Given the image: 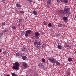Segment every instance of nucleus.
I'll return each instance as SVG.
<instances>
[{
    "instance_id": "nucleus-1",
    "label": "nucleus",
    "mask_w": 76,
    "mask_h": 76,
    "mask_svg": "<svg viewBox=\"0 0 76 76\" xmlns=\"http://www.w3.org/2000/svg\"><path fill=\"white\" fill-rule=\"evenodd\" d=\"M70 8H68L67 7H65L64 8V11L65 14H66V16H69L70 15Z\"/></svg>"
},
{
    "instance_id": "nucleus-2",
    "label": "nucleus",
    "mask_w": 76,
    "mask_h": 76,
    "mask_svg": "<svg viewBox=\"0 0 76 76\" xmlns=\"http://www.w3.org/2000/svg\"><path fill=\"white\" fill-rule=\"evenodd\" d=\"M31 32V30H28L27 31H26V33L25 34V36L26 37H28L29 36L28 34H31L30 33Z\"/></svg>"
},
{
    "instance_id": "nucleus-3",
    "label": "nucleus",
    "mask_w": 76,
    "mask_h": 76,
    "mask_svg": "<svg viewBox=\"0 0 76 76\" xmlns=\"http://www.w3.org/2000/svg\"><path fill=\"white\" fill-rule=\"evenodd\" d=\"M39 35H40L39 33L38 32H36L35 33V36H34V38L37 39H39V37L38 36H39Z\"/></svg>"
},
{
    "instance_id": "nucleus-4",
    "label": "nucleus",
    "mask_w": 76,
    "mask_h": 76,
    "mask_svg": "<svg viewBox=\"0 0 76 76\" xmlns=\"http://www.w3.org/2000/svg\"><path fill=\"white\" fill-rule=\"evenodd\" d=\"M19 68V66H16V65L13 66L12 67L13 70H18Z\"/></svg>"
},
{
    "instance_id": "nucleus-5",
    "label": "nucleus",
    "mask_w": 76,
    "mask_h": 76,
    "mask_svg": "<svg viewBox=\"0 0 76 76\" xmlns=\"http://www.w3.org/2000/svg\"><path fill=\"white\" fill-rule=\"evenodd\" d=\"M58 12L59 13L62 14V15H65V14L64 10H59L58 11Z\"/></svg>"
},
{
    "instance_id": "nucleus-6",
    "label": "nucleus",
    "mask_w": 76,
    "mask_h": 76,
    "mask_svg": "<svg viewBox=\"0 0 76 76\" xmlns=\"http://www.w3.org/2000/svg\"><path fill=\"white\" fill-rule=\"evenodd\" d=\"M38 66L40 68H43L44 66H43V64L42 63H40L38 64Z\"/></svg>"
},
{
    "instance_id": "nucleus-7",
    "label": "nucleus",
    "mask_w": 76,
    "mask_h": 76,
    "mask_svg": "<svg viewBox=\"0 0 76 76\" xmlns=\"http://www.w3.org/2000/svg\"><path fill=\"white\" fill-rule=\"evenodd\" d=\"M23 66L24 67H28L27 64L25 62L23 63Z\"/></svg>"
},
{
    "instance_id": "nucleus-8",
    "label": "nucleus",
    "mask_w": 76,
    "mask_h": 76,
    "mask_svg": "<svg viewBox=\"0 0 76 76\" xmlns=\"http://www.w3.org/2000/svg\"><path fill=\"white\" fill-rule=\"evenodd\" d=\"M15 66H17V67H19V65H20L19 63L18 62H15Z\"/></svg>"
},
{
    "instance_id": "nucleus-9",
    "label": "nucleus",
    "mask_w": 76,
    "mask_h": 76,
    "mask_svg": "<svg viewBox=\"0 0 76 76\" xmlns=\"http://www.w3.org/2000/svg\"><path fill=\"white\" fill-rule=\"evenodd\" d=\"M51 0H48L47 4H48V5H49V4H51Z\"/></svg>"
},
{
    "instance_id": "nucleus-10",
    "label": "nucleus",
    "mask_w": 76,
    "mask_h": 76,
    "mask_svg": "<svg viewBox=\"0 0 76 76\" xmlns=\"http://www.w3.org/2000/svg\"><path fill=\"white\" fill-rule=\"evenodd\" d=\"M34 15H35V16H37L38 15V13L36 12L35 10H34L33 12Z\"/></svg>"
},
{
    "instance_id": "nucleus-11",
    "label": "nucleus",
    "mask_w": 76,
    "mask_h": 76,
    "mask_svg": "<svg viewBox=\"0 0 76 76\" xmlns=\"http://www.w3.org/2000/svg\"><path fill=\"white\" fill-rule=\"evenodd\" d=\"M50 62H52L53 63H56V60H54V58H52Z\"/></svg>"
},
{
    "instance_id": "nucleus-12",
    "label": "nucleus",
    "mask_w": 76,
    "mask_h": 76,
    "mask_svg": "<svg viewBox=\"0 0 76 76\" xmlns=\"http://www.w3.org/2000/svg\"><path fill=\"white\" fill-rule=\"evenodd\" d=\"M27 58L26 56H23L22 57V59H23V60H25Z\"/></svg>"
},
{
    "instance_id": "nucleus-13",
    "label": "nucleus",
    "mask_w": 76,
    "mask_h": 76,
    "mask_svg": "<svg viewBox=\"0 0 76 76\" xmlns=\"http://www.w3.org/2000/svg\"><path fill=\"white\" fill-rule=\"evenodd\" d=\"M58 48L59 50H61V46L60 45H58Z\"/></svg>"
},
{
    "instance_id": "nucleus-14",
    "label": "nucleus",
    "mask_w": 76,
    "mask_h": 76,
    "mask_svg": "<svg viewBox=\"0 0 76 76\" xmlns=\"http://www.w3.org/2000/svg\"><path fill=\"white\" fill-rule=\"evenodd\" d=\"M55 63L56 64H57L58 65V66H60V63L58 61H57V60H56Z\"/></svg>"
},
{
    "instance_id": "nucleus-15",
    "label": "nucleus",
    "mask_w": 76,
    "mask_h": 76,
    "mask_svg": "<svg viewBox=\"0 0 76 76\" xmlns=\"http://www.w3.org/2000/svg\"><path fill=\"white\" fill-rule=\"evenodd\" d=\"M63 19L64 20H67V17L64 16L63 17Z\"/></svg>"
},
{
    "instance_id": "nucleus-16",
    "label": "nucleus",
    "mask_w": 76,
    "mask_h": 76,
    "mask_svg": "<svg viewBox=\"0 0 76 76\" xmlns=\"http://www.w3.org/2000/svg\"><path fill=\"white\" fill-rule=\"evenodd\" d=\"M21 50L22 51H26V48H21Z\"/></svg>"
},
{
    "instance_id": "nucleus-17",
    "label": "nucleus",
    "mask_w": 76,
    "mask_h": 76,
    "mask_svg": "<svg viewBox=\"0 0 76 76\" xmlns=\"http://www.w3.org/2000/svg\"><path fill=\"white\" fill-rule=\"evenodd\" d=\"M16 6L17 7H20L21 6L19 4H16Z\"/></svg>"
},
{
    "instance_id": "nucleus-18",
    "label": "nucleus",
    "mask_w": 76,
    "mask_h": 76,
    "mask_svg": "<svg viewBox=\"0 0 76 76\" xmlns=\"http://www.w3.org/2000/svg\"><path fill=\"white\" fill-rule=\"evenodd\" d=\"M52 25H53V24H52L51 23H49L48 24V26H49V27H50V28H51V26H52Z\"/></svg>"
},
{
    "instance_id": "nucleus-19",
    "label": "nucleus",
    "mask_w": 76,
    "mask_h": 76,
    "mask_svg": "<svg viewBox=\"0 0 76 76\" xmlns=\"http://www.w3.org/2000/svg\"><path fill=\"white\" fill-rule=\"evenodd\" d=\"M68 61H72V59L71 58H68Z\"/></svg>"
},
{
    "instance_id": "nucleus-20",
    "label": "nucleus",
    "mask_w": 76,
    "mask_h": 76,
    "mask_svg": "<svg viewBox=\"0 0 76 76\" xmlns=\"http://www.w3.org/2000/svg\"><path fill=\"white\" fill-rule=\"evenodd\" d=\"M64 2L65 3H67L69 2V1L68 0H64Z\"/></svg>"
},
{
    "instance_id": "nucleus-21",
    "label": "nucleus",
    "mask_w": 76,
    "mask_h": 76,
    "mask_svg": "<svg viewBox=\"0 0 76 76\" xmlns=\"http://www.w3.org/2000/svg\"><path fill=\"white\" fill-rule=\"evenodd\" d=\"M5 22H3L2 23V26H4V25H5Z\"/></svg>"
},
{
    "instance_id": "nucleus-22",
    "label": "nucleus",
    "mask_w": 76,
    "mask_h": 76,
    "mask_svg": "<svg viewBox=\"0 0 76 76\" xmlns=\"http://www.w3.org/2000/svg\"><path fill=\"white\" fill-rule=\"evenodd\" d=\"M61 26H63V25L62 24H60L58 25V27H61Z\"/></svg>"
},
{
    "instance_id": "nucleus-23",
    "label": "nucleus",
    "mask_w": 76,
    "mask_h": 76,
    "mask_svg": "<svg viewBox=\"0 0 76 76\" xmlns=\"http://www.w3.org/2000/svg\"><path fill=\"white\" fill-rule=\"evenodd\" d=\"M42 61L43 62H45V59L44 58H43L42 59Z\"/></svg>"
},
{
    "instance_id": "nucleus-24",
    "label": "nucleus",
    "mask_w": 76,
    "mask_h": 76,
    "mask_svg": "<svg viewBox=\"0 0 76 76\" xmlns=\"http://www.w3.org/2000/svg\"><path fill=\"white\" fill-rule=\"evenodd\" d=\"M37 45H41V43L39 42H38L37 43Z\"/></svg>"
},
{
    "instance_id": "nucleus-25",
    "label": "nucleus",
    "mask_w": 76,
    "mask_h": 76,
    "mask_svg": "<svg viewBox=\"0 0 76 76\" xmlns=\"http://www.w3.org/2000/svg\"><path fill=\"white\" fill-rule=\"evenodd\" d=\"M4 31L5 32H7L8 31V29L7 28H5Z\"/></svg>"
},
{
    "instance_id": "nucleus-26",
    "label": "nucleus",
    "mask_w": 76,
    "mask_h": 76,
    "mask_svg": "<svg viewBox=\"0 0 76 76\" xmlns=\"http://www.w3.org/2000/svg\"><path fill=\"white\" fill-rule=\"evenodd\" d=\"M3 35V33H0V37H2Z\"/></svg>"
},
{
    "instance_id": "nucleus-27",
    "label": "nucleus",
    "mask_w": 76,
    "mask_h": 76,
    "mask_svg": "<svg viewBox=\"0 0 76 76\" xmlns=\"http://www.w3.org/2000/svg\"><path fill=\"white\" fill-rule=\"evenodd\" d=\"M12 28L13 29H14V30L16 29V28L15 26H14L13 27H12Z\"/></svg>"
},
{
    "instance_id": "nucleus-28",
    "label": "nucleus",
    "mask_w": 76,
    "mask_h": 76,
    "mask_svg": "<svg viewBox=\"0 0 76 76\" xmlns=\"http://www.w3.org/2000/svg\"><path fill=\"white\" fill-rule=\"evenodd\" d=\"M19 22H20V23H21V22H22V19L20 18L19 19Z\"/></svg>"
},
{
    "instance_id": "nucleus-29",
    "label": "nucleus",
    "mask_w": 76,
    "mask_h": 76,
    "mask_svg": "<svg viewBox=\"0 0 76 76\" xmlns=\"http://www.w3.org/2000/svg\"><path fill=\"white\" fill-rule=\"evenodd\" d=\"M12 76H16V75L15 74H14V73H13L12 74Z\"/></svg>"
},
{
    "instance_id": "nucleus-30",
    "label": "nucleus",
    "mask_w": 76,
    "mask_h": 76,
    "mask_svg": "<svg viewBox=\"0 0 76 76\" xmlns=\"http://www.w3.org/2000/svg\"><path fill=\"white\" fill-rule=\"evenodd\" d=\"M44 25H47V23L45 21L43 22Z\"/></svg>"
},
{
    "instance_id": "nucleus-31",
    "label": "nucleus",
    "mask_w": 76,
    "mask_h": 76,
    "mask_svg": "<svg viewBox=\"0 0 76 76\" xmlns=\"http://www.w3.org/2000/svg\"><path fill=\"white\" fill-rule=\"evenodd\" d=\"M21 35H25V32H24V31H23L22 33H21Z\"/></svg>"
},
{
    "instance_id": "nucleus-32",
    "label": "nucleus",
    "mask_w": 76,
    "mask_h": 76,
    "mask_svg": "<svg viewBox=\"0 0 76 76\" xmlns=\"http://www.w3.org/2000/svg\"><path fill=\"white\" fill-rule=\"evenodd\" d=\"M37 42H34V45H37Z\"/></svg>"
},
{
    "instance_id": "nucleus-33",
    "label": "nucleus",
    "mask_w": 76,
    "mask_h": 76,
    "mask_svg": "<svg viewBox=\"0 0 76 76\" xmlns=\"http://www.w3.org/2000/svg\"><path fill=\"white\" fill-rule=\"evenodd\" d=\"M66 75L67 76H69V75H70V73L69 72H68L66 74Z\"/></svg>"
},
{
    "instance_id": "nucleus-34",
    "label": "nucleus",
    "mask_w": 76,
    "mask_h": 76,
    "mask_svg": "<svg viewBox=\"0 0 76 76\" xmlns=\"http://www.w3.org/2000/svg\"><path fill=\"white\" fill-rule=\"evenodd\" d=\"M20 13H24V12L23 11H21L20 12Z\"/></svg>"
},
{
    "instance_id": "nucleus-35",
    "label": "nucleus",
    "mask_w": 76,
    "mask_h": 76,
    "mask_svg": "<svg viewBox=\"0 0 76 76\" xmlns=\"http://www.w3.org/2000/svg\"><path fill=\"white\" fill-rule=\"evenodd\" d=\"M16 55H17V56H19V55H20L19 53H17Z\"/></svg>"
},
{
    "instance_id": "nucleus-36",
    "label": "nucleus",
    "mask_w": 76,
    "mask_h": 76,
    "mask_svg": "<svg viewBox=\"0 0 76 76\" xmlns=\"http://www.w3.org/2000/svg\"><path fill=\"white\" fill-rule=\"evenodd\" d=\"M3 53L4 54V55H5V54H6V52L4 51Z\"/></svg>"
},
{
    "instance_id": "nucleus-37",
    "label": "nucleus",
    "mask_w": 76,
    "mask_h": 76,
    "mask_svg": "<svg viewBox=\"0 0 76 76\" xmlns=\"http://www.w3.org/2000/svg\"><path fill=\"white\" fill-rule=\"evenodd\" d=\"M36 47L38 48V49H39V46L38 45H37Z\"/></svg>"
},
{
    "instance_id": "nucleus-38",
    "label": "nucleus",
    "mask_w": 76,
    "mask_h": 76,
    "mask_svg": "<svg viewBox=\"0 0 76 76\" xmlns=\"http://www.w3.org/2000/svg\"><path fill=\"white\" fill-rule=\"evenodd\" d=\"M50 31H51V32H53V29H52V28H51L50 29Z\"/></svg>"
},
{
    "instance_id": "nucleus-39",
    "label": "nucleus",
    "mask_w": 76,
    "mask_h": 76,
    "mask_svg": "<svg viewBox=\"0 0 76 76\" xmlns=\"http://www.w3.org/2000/svg\"><path fill=\"white\" fill-rule=\"evenodd\" d=\"M48 60H49V61H50V62L51 61V58H49L48 59Z\"/></svg>"
},
{
    "instance_id": "nucleus-40",
    "label": "nucleus",
    "mask_w": 76,
    "mask_h": 76,
    "mask_svg": "<svg viewBox=\"0 0 76 76\" xmlns=\"http://www.w3.org/2000/svg\"><path fill=\"white\" fill-rule=\"evenodd\" d=\"M3 3H5V0H1Z\"/></svg>"
},
{
    "instance_id": "nucleus-41",
    "label": "nucleus",
    "mask_w": 76,
    "mask_h": 76,
    "mask_svg": "<svg viewBox=\"0 0 76 76\" xmlns=\"http://www.w3.org/2000/svg\"><path fill=\"white\" fill-rule=\"evenodd\" d=\"M60 1L62 2V3H63V2H64V0H60Z\"/></svg>"
},
{
    "instance_id": "nucleus-42",
    "label": "nucleus",
    "mask_w": 76,
    "mask_h": 76,
    "mask_svg": "<svg viewBox=\"0 0 76 76\" xmlns=\"http://www.w3.org/2000/svg\"><path fill=\"white\" fill-rule=\"evenodd\" d=\"M34 76H38V74H35V75H34Z\"/></svg>"
},
{
    "instance_id": "nucleus-43",
    "label": "nucleus",
    "mask_w": 76,
    "mask_h": 76,
    "mask_svg": "<svg viewBox=\"0 0 76 76\" xmlns=\"http://www.w3.org/2000/svg\"><path fill=\"white\" fill-rule=\"evenodd\" d=\"M28 1L29 2H32V0H28Z\"/></svg>"
},
{
    "instance_id": "nucleus-44",
    "label": "nucleus",
    "mask_w": 76,
    "mask_h": 76,
    "mask_svg": "<svg viewBox=\"0 0 76 76\" xmlns=\"http://www.w3.org/2000/svg\"><path fill=\"white\" fill-rule=\"evenodd\" d=\"M47 7L48 8H50V6H49V5H48V4H47Z\"/></svg>"
},
{
    "instance_id": "nucleus-45",
    "label": "nucleus",
    "mask_w": 76,
    "mask_h": 76,
    "mask_svg": "<svg viewBox=\"0 0 76 76\" xmlns=\"http://www.w3.org/2000/svg\"><path fill=\"white\" fill-rule=\"evenodd\" d=\"M66 47H69V45H66Z\"/></svg>"
},
{
    "instance_id": "nucleus-46",
    "label": "nucleus",
    "mask_w": 76,
    "mask_h": 76,
    "mask_svg": "<svg viewBox=\"0 0 76 76\" xmlns=\"http://www.w3.org/2000/svg\"><path fill=\"white\" fill-rule=\"evenodd\" d=\"M2 32L3 33H4V32H5V31H4V30H3V31H2Z\"/></svg>"
},
{
    "instance_id": "nucleus-47",
    "label": "nucleus",
    "mask_w": 76,
    "mask_h": 76,
    "mask_svg": "<svg viewBox=\"0 0 76 76\" xmlns=\"http://www.w3.org/2000/svg\"><path fill=\"white\" fill-rule=\"evenodd\" d=\"M57 2H58V3H60V0H57Z\"/></svg>"
},
{
    "instance_id": "nucleus-48",
    "label": "nucleus",
    "mask_w": 76,
    "mask_h": 76,
    "mask_svg": "<svg viewBox=\"0 0 76 76\" xmlns=\"http://www.w3.org/2000/svg\"><path fill=\"white\" fill-rule=\"evenodd\" d=\"M57 37H60V34H58V35H57Z\"/></svg>"
},
{
    "instance_id": "nucleus-49",
    "label": "nucleus",
    "mask_w": 76,
    "mask_h": 76,
    "mask_svg": "<svg viewBox=\"0 0 76 76\" xmlns=\"http://www.w3.org/2000/svg\"><path fill=\"white\" fill-rule=\"evenodd\" d=\"M37 42V40H35V42Z\"/></svg>"
},
{
    "instance_id": "nucleus-50",
    "label": "nucleus",
    "mask_w": 76,
    "mask_h": 76,
    "mask_svg": "<svg viewBox=\"0 0 76 76\" xmlns=\"http://www.w3.org/2000/svg\"><path fill=\"white\" fill-rule=\"evenodd\" d=\"M15 11L16 12H18V10H15Z\"/></svg>"
},
{
    "instance_id": "nucleus-51",
    "label": "nucleus",
    "mask_w": 76,
    "mask_h": 76,
    "mask_svg": "<svg viewBox=\"0 0 76 76\" xmlns=\"http://www.w3.org/2000/svg\"><path fill=\"white\" fill-rule=\"evenodd\" d=\"M1 49H0V53H1Z\"/></svg>"
},
{
    "instance_id": "nucleus-52",
    "label": "nucleus",
    "mask_w": 76,
    "mask_h": 76,
    "mask_svg": "<svg viewBox=\"0 0 76 76\" xmlns=\"http://www.w3.org/2000/svg\"><path fill=\"white\" fill-rule=\"evenodd\" d=\"M57 35H58V34H56V37H57Z\"/></svg>"
},
{
    "instance_id": "nucleus-53",
    "label": "nucleus",
    "mask_w": 76,
    "mask_h": 76,
    "mask_svg": "<svg viewBox=\"0 0 76 76\" xmlns=\"http://www.w3.org/2000/svg\"><path fill=\"white\" fill-rule=\"evenodd\" d=\"M7 76H10V75H7Z\"/></svg>"
},
{
    "instance_id": "nucleus-54",
    "label": "nucleus",
    "mask_w": 76,
    "mask_h": 76,
    "mask_svg": "<svg viewBox=\"0 0 76 76\" xmlns=\"http://www.w3.org/2000/svg\"><path fill=\"white\" fill-rule=\"evenodd\" d=\"M30 76H32V75H30Z\"/></svg>"
},
{
    "instance_id": "nucleus-55",
    "label": "nucleus",
    "mask_w": 76,
    "mask_h": 76,
    "mask_svg": "<svg viewBox=\"0 0 76 76\" xmlns=\"http://www.w3.org/2000/svg\"><path fill=\"white\" fill-rule=\"evenodd\" d=\"M21 56V57H22V56Z\"/></svg>"
},
{
    "instance_id": "nucleus-56",
    "label": "nucleus",
    "mask_w": 76,
    "mask_h": 76,
    "mask_svg": "<svg viewBox=\"0 0 76 76\" xmlns=\"http://www.w3.org/2000/svg\"><path fill=\"white\" fill-rule=\"evenodd\" d=\"M42 47H43V46H42Z\"/></svg>"
}]
</instances>
